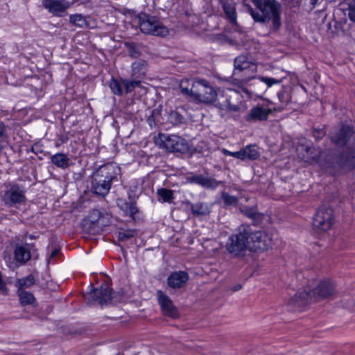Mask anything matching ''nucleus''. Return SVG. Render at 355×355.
<instances>
[{
    "mask_svg": "<svg viewBox=\"0 0 355 355\" xmlns=\"http://www.w3.org/2000/svg\"><path fill=\"white\" fill-rule=\"evenodd\" d=\"M258 10L247 6V11L256 22H272L274 29L281 26V5L276 0H252Z\"/></svg>",
    "mask_w": 355,
    "mask_h": 355,
    "instance_id": "obj_1",
    "label": "nucleus"
},
{
    "mask_svg": "<svg viewBox=\"0 0 355 355\" xmlns=\"http://www.w3.org/2000/svg\"><path fill=\"white\" fill-rule=\"evenodd\" d=\"M234 69L232 82L243 92L250 96V93L245 85L255 77L257 66L248 55H240L234 59Z\"/></svg>",
    "mask_w": 355,
    "mask_h": 355,
    "instance_id": "obj_2",
    "label": "nucleus"
},
{
    "mask_svg": "<svg viewBox=\"0 0 355 355\" xmlns=\"http://www.w3.org/2000/svg\"><path fill=\"white\" fill-rule=\"evenodd\" d=\"M120 168L115 164H107L100 166L92 175V190L99 196H106L112 182L119 174Z\"/></svg>",
    "mask_w": 355,
    "mask_h": 355,
    "instance_id": "obj_3",
    "label": "nucleus"
},
{
    "mask_svg": "<svg viewBox=\"0 0 355 355\" xmlns=\"http://www.w3.org/2000/svg\"><path fill=\"white\" fill-rule=\"evenodd\" d=\"M250 226L241 225L236 232L228 237L225 244V250L231 257H243L248 250H250Z\"/></svg>",
    "mask_w": 355,
    "mask_h": 355,
    "instance_id": "obj_4",
    "label": "nucleus"
},
{
    "mask_svg": "<svg viewBox=\"0 0 355 355\" xmlns=\"http://www.w3.org/2000/svg\"><path fill=\"white\" fill-rule=\"evenodd\" d=\"M334 293V286L331 282H321L311 293L305 290L299 291L295 297L290 300L289 304L301 307L309 303L312 297L327 298L333 295Z\"/></svg>",
    "mask_w": 355,
    "mask_h": 355,
    "instance_id": "obj_5",
    "label": "nucleus"
},
{
    "mask_svg": "<svg viewBox=\"0 0 355 355\" xmlns=\"http://www.w3.org/2000/svg\"><path fill=\"white\" fill-rule=\"evenodd\" d=\"M191 90L194 100L206 105L214 103L218 96L216 89L205 79L196 78V83Z\"/></svg>",
    "mask_w": 355,
    "mask_h": 355,
    "instance_id": "obj_6",
    "label": "nucleus"
},
{
    "mask_svg": "<svg viewBox=\"0 0 355 355\" xmlns=\"http://www.w3.org/2000/svg\"><path fill=\"white\" fill-rule=\"evenodd\" d=\"M155 144L168 152L184 153L189 148L187 141L175 135L159 133L155 137Z\"/></svg>",
    "mask_w": 355,
    "mask_h": 355,
    "instance_id": "obj_7",
    "label": "nucleus"
},
{
    "mask_svg": "<svg viewBox=\"0 0 355 355\" xmlns=\"http://www.w3.org/2000/svg\"><path fill=\"white\" fill-rule=\"evenodd\" d=\"M84 297L87 302L91 304L98 303L103 305L108 303H116L119 300L115 293H112V289L108 284H103L99 288L92 290Z\"/></svg>",
    "mask_w": 355,
    "mask_h": 355,
    "instance_id": "obj_8",
    "label": "nucleus"
},
{
    "mask_svg": "<svg viewBox=\"0 0 355 355\" xmlns=\"http://www.w3.org/2000/svg\"><path fill=\"white\" fill-rule=\"evenodd\" d=\"M334 222L333 210L327 206L320 207L313 217V227L318 232H326L331 227Z\"/></svg>",
    "mask_w": 355,
    "mask_h": 355,
    "instance_id": "obj_9",
    "label": "nucleus"
},
{
    "mask_svg": "<svg viewBox=\"0 0 355 355\" xmlns=\"http://www.w3.org/2000/svg\"><path fill=\"white\" fill-rule=\"evenodd\" d=\"M139 28L145 34L164 37L169 33L168 29L156 17L149 15L139 16Z\"/></svg>",
    "mask_w": 355,
    "mask_h": 355,
    "instance_id": "obj_10",
    "label": "nucleus"
},
{
    "mask_svg": "<svg viewBox=\"0 0 355 355\" xmlns=\"http://www.w3.org/2000/svg\"><path fill=\"white\" fill-rule=\"evenodd\" d=\"M1 200L8 207H17L26 201L24 189L16 184H9L1 196Z\"/></svg>",
    "mask_w": 355,
    "mask_h": 355,
    "instance_id": "obj_11",
    "label": "nucleus"
},
{
    "mask_svg": "<svg viewBox=\"0 0 355 355\" xmlns=\"http://www.w3.org/2000/svg\"><path fill=\"white\" fill-rule=\"evenodd\" d=\"M249 241L250 250H267L272 245V238L270 234L263 231L253 232L251 227Z\"/></svg>",
    "mask_w": 355,
    "mask_h": 355,
    "instance_id": "obj_12",
    "label": "nucleus"
},
{
    "mask_svg": "<svg viewBox=\"0 0 355 355\" xmlns=\"http://www.w3.org/2000/svg\"><path fill=\"white\" fill-rule=\"evenodd\" d=\"M352 128L349 125H342L334 128L330 132V138L338 146H343L354 136Z\"/></svg>",
    "mask_w": 355,
    "mask_h": 355,
    "instance_id": "obj_13",
    "label": "nucleus"
},
{
    "mask_svg": "<svg viewBox=\"0 0 355 355\" xmlns=\"http://www.w3.org/2000/svg\"><path fill=\"white\" fill-rule=\"evenodd\" d=\"M234 91L230 89L223 90L218 94L216 101H215V106L220 110H224L227 112H238L240 110V106L233 104L232 103V94Z\"/></svg>",
    "mask_w": 355,
    "mask_h": 355,
    "instance_id": "obj_14",
    "label": "nucleus"
},
{
    "mask_svg": "<svg viewBox=\"0 0 355 355\" xmlns=\"http://www.w3.org/2000/svg\"><path fill=\"white\" fill-rule=\"evenodd\" d=\"M43 6L51 14L57 17L65 15L70 3L66 0H42Z\"/></svg>",
    "mask_w": 355,
    "mask_h": 355,
    "instance_id": "obj_15",
    "label": "nucleus"
},
{
    "mask_svg": "<svg viewBox=\"0 0 355 355\" xmlns=\"http://www.w3.org/2000/svg\"><path fill=\"white\" fill-rule=\"evenodd\" d=\"M296 151L297 156L305 162L312 164L313 162H318L319 160L320 152L314 148L304 144H299L297 146Z\"/></svg>",
    "mask_w": 355,
    "mask_h": 355,
    "instance_id": "obj_16",
    "label": "nucleus"
},
{
    "mask_svg": "<svg viewBox=\"0 0 355 355\" xmlns=\"http://www.w3.org/2000/svg\"><path fill=\"white\" fill-rule=\"evenodd\" d=\"M157 297L164 315L171 318H176L178 316L177 309L167 295L159 290L157 291Z\"/></svg>",
    "mask_w": 355,
    "mask_h": 355,
    "instance_id": "obj_17",
    "label": "nucleus"
},
{
    "mask_svg": "<svg viewBox=\"0 0 355 355\" xmlns=\"http://www.w3.org/2000/svg\"><path fill=\"white\" fill-rule=\"evenodd\" d=\"M189 278V275L185 271L174 272L168 277L167 284L171 288H180L187 284Z\"/></svg>",
    "mask_w": 355,
    "mask_h": 355,
    "instance_id": "obj_18",
    "label": "nucleus"
},
{
    "mask_svg": "<svg viewBox=\"0 0 355 355\" xmlns=\"http://www.w3.org/2000/svg\"><path fill=\"white\" fill-rule=\"evenodd\" d=\"M271 110L261 106H256L251 109L245 117L248 122H254L257 121H265L268 119V114Z\"/></svg>",
    "mask_w": 355,
    "mask_h": 355,
    "instance_id": "obj_19",
    "label": "nucleus"
},
{
    "mask_svg": "<svg viewBox=\"0 0 355 355\" xmlns=\"http://www.w3.org/2000/svg\"><path fill=\"white\" fill-rule=\"evenodd\" d=\"M338 163L342 167H347L349 169L355 168V150L347 146L338 158Z\"/></svg>",
    "mask_w": 355,
    "mask_h": 355,
    "instance_id": "obj_20",
    "label": "nucleus"
},
{
    "mask_svg": "<svg viewBox=\"0 0 355 355\" xmlns=\"http://www.w3.org/2000/svg\"><path fill=\"white\" fill-rule=\"evenodd\" d=\"M148 69V63L144 60H137L132 62L131 75L133 78H141L145 76Z\"/></svg>",
    "mask_w": 355,
    "mask_h": 355,
    "instance_id": "obj_21",
    "label": "nucleus"
},
{
    "mask_svg": "<svg viewBox=\"0 0 355 355\" xmlns=\"http://www.w3.org/2000/svg\"><path fill=\"white\" fill-rule=\"evenodd\" d=\"M190 182L207 189L216 188L219 184V182L215 179L202 175H194L190 178Z\"/></svg>",
    "mask_w": 355,
    "mask_h": 355,
    "instance_id": "obj_22",
    "label": "nucleus"
},
{
    "mask_svg": "<svg viewBox=\"0 0 355 355\" xmlns=\"http://www.w3.org/2000/svg\"><path fill=\"white\" fill-rule=\"evenodd\" d=\"M191 212L197 216L209 215L211 210L210 204L203 202H197L191 205Z\"/></svg>",
    "mask_w": 355,
    "mask_h": 355,
    "instance_id": "obj_23",
    "label": "nucleus"
},
{
    "mask_svg": "<svg viewBox=\"0 0 355 355\" xmlns=\"http://www.w3.org/2000/svg\"><path fill=\"white\" fill-rule=\"evenodd\" d=\"M31 252L24 246L17 245L15 250V259L17 262L25 263L31 259Z\"/></svg>",
    "mask_w": 355,
    "mask_h": 355,
    "instance_id": "obj_24",
    "label": "nucleus"
},
{
    "mask_svg": "<svg viewBox=\"0 0 355 355\" xmlns=\"http://www.w3.org/2000/svg\"><path fill=\"white\" fill-rule=\"evenodd\" d=\"M242 156L243 160L250 159L254 160L260 156V153L258 148L255 145H248L244 148L241 149Z\"/></svg>",
    "mask_w": 355,
    "mask_h": 355,
    "instance_id": "obj_25",
    "label": "nucleus"
},
{
    "mask_svg": "<svg viewBox=\"0 0 355 355\" xmlns=\"http://www.w3.org/2000/svg\"><path fill=\"white\" fill-rule=\"evenodd\" d=\"M52 163L58 168H66L69 165V159L64 153H56L51 156Z\"/></svg>",
    "mask_w": 355,
    "mask_h": 355,
    "instance_id": "obj_26",
    "label": "nucleus"
},
{
    "mask_svg": "<svg viewBox=\"0 0 355 355\" xmlns=\"http://www.w3.org/2000/svg\"><path fill=\"white\" fill-rule=\"evenodd\" d=\"M88 18L89 17H86L81 14H74L69 16V21L73 26L83 28L89 27Z\"/></svg>",
    "mask_w": 355,
    "mask_h": 355,
    "instance_id": "obj_27",
    "label": "nucleus"
},
{
    "mask_svg": "<svg viewBox=\"0 0 355 355\" xmlns=\"http://www.w3.org/2000/svg\"><path fill=\"white\" fill-rule=\"evenodd\" d=\"M17 294L22 305H35V298L31 293L26 291H17Z\"/></svg>",
    "mask_w": 355,
    "mask_h": 355,
    "instance_id": "obj_28",
    "label": "nucleus"
},
{
    "mask_svg": "<svg viewBox=\"0 0 355 355\" xmlns=\"http://www.w3.org/2000/svg\"><path fill=\"white\" fill-rule=\"evenodd\" d=\"M223 10L227 18L230 19L231 23H236V15L235 5L234 3L225 2L223 5Z\"/></svg>",
    "mask_w": 355,
    "mask_h": 355,
    "instance_id": "obj_29",
    "label": "nucleus"
},
{
    "mask_svg": "<svg viewBox=\"0 0 355 355\" xmlns=\"http://www.w3.org/2000/svg\"><path fill=\"white\" fill-rule=\"evenodd\" d=\"M35 283V280L32 275L19 279L17 282V286L18 287L17 291H26V288L31 287Z\"/></svg>",
    "mask_w": 355,
    "mask_h": 355,
    "instance_id": "obj_30",
    "label": "nucleus"
},
{
    "mask_svg": "<svg viewBox=\"0 0 355 355\" xmlns=\"http://www.w3.org/2000/svg\"><path fill=\"white\" fill-rule=\"evenodd\" d=\"M119 206L121 209L123 211L125 215L130 216L132 218H135V215L138 212V209L135 206V203H128L124 202L121 204V201H120Z\"/></svg>",
    "mask_w": 355,
    "mask_h": 355,
    "instance_id": "obj_31",
    "label": "nucleus"
},
{
    "mask_svg": "<svg viewBox=\"0 0 355 355\" xmlns=\"http://www.w3.org/2000/svg\"><path fill=\"white\" fill-rule=\"evenodd\" d=\"M196 83L195 79H184L182 80L180 83V88L182 92L184 94H187L191 96V90L193 85Z\"/></svg>",
    "mask_w": 355,
    "mask_h": 355,
    "instance_id": "obj_32",
    "label": "nucleus"
},
{
    "mask_svg": "<svg viewBox=\"0 0 355 355\" xmlns=\"http://www.w3.org/2000/svg\"><path fill=\"white\" fill-rule=\"evenodd\" d=\"M101 216V214L98 210H92L85 220V225H95L98 222Z\"/></svg>",
    "mask_w": 355,
    "mask_h": 355,
    "instance_id": "obj_33",
    "label": "nucleus"
},
{
    "mask_svg": "<svg viewBox=\"0 0 355 355\" xmlns=\"http://www.w3.org/2000/svg\"><path fill=\"white\" fill-rule=\"evenodd\" d=\"M110 89H112V92L116 95H122L123 94V80L121 81H119L116 79H112L110 83Z\"/></svg>",
    "mask_w": 355,
    "mask_h": 355,
    "instance_id": "obj_34",
    "label": "nucleus"
},
{
    "mask_svg": "<svg viewBox=\"0 0 355 355\" xmlns=\"http://www.w3.org/2000/svg\"><path fill=\"white\" fill-rule=\"evenodd\" d=\"M157 194L160 198L159 200H162V202H171L173 199V193L170 189H161L157 191Z\"/></svg>",
    "mask_w": 355,
    "mask_h": 355,
    "instance_id": "obj_35",
    "label": "nucleus"
},
{
    "mask_svg": "<svg viewBox=\"0 0 355 355\" xmlns=\"http://www.w3.org/2000/svg\"><path fill=\"white\" fill-rule=\"evenodd\" d=\"M126 47L128 54L133 58H137L140 56L141 51L138 44L134 43H127Z\"/></svg>",
    "mask_w": 355,
    "mask_h": 355,
    "instance_id": "obj_36",
    "label": "nucleus"
},
{
    "mask_svg": "<svg viewBox=\"0 0 355 355\" xmlns=\"http://www.w3.org/2000/svg\"><path fill=\"white\" fill-rule=\"evenodd\" d=\"M135 234L134 230H120L118 232V239L120 241H125L133 237Z\"/></svg>",
    "mask_w": 355,
    "mask_h": 355,
    "instance_id": "obj_37",
    "label": "nucleus"
},
{
    "mask_svg": "<svg viewBox=\"0 0 355 355\" xmlns=\"http://www.w3.org/2000/svg\"><path fill=\"white\" fill-rule=\"evenodd\" d=\"M140 83L141 81L138 80H128L123 79V85L126 93L131 92L136 87L139 86Z\"/></svg>",
    "mask_w": 355,
    "mask_h": 355,
    "instance_id": "obj_38",
    "label": "nucleus"
},
{
    "mask_svg": "<svg viewBox=\"0 0 355 355\" xmlns=\"http://www.w3.org/2000/svg\"><path fill=\"white\" fill-rule=\"evenodd\" d=\"M222 199L224 203L227 205L236 206L238 202V199L236 197L231 196L227 193H223L222 194Z\"/></svg>",
    "mask_w": 355,
    "mask_h": 355,
    "instance_id": "obj_39",
    "label": "nucleus"
},
{
    "mask_svg": "<svg viewBox=\"0 0 355 355\" xmlns=\"http://www.w3.org/2000/svg\"><path fill=\"white\" fill-rule=\"evenodd\" d=\"M168 120L171 123L176 125L182 122L183 117L178 112L173 111L169 114Z\"/></svg>",
    "mask_w": 355,
    "mask_h": 355,
    "instance_id": "obj_40",
    "label": "nucleus"
},
{
    "mask_svg": "<svg viewBox=\"0 0 355 355\" xmlns=\"http://www.w3.org/2000/svg\"><path fill=\"white\" fill-rule=\"evenodd\" d=\"M6 144V135L5 134L4 125L0 122V150L3 149Z\"/></svg>",
    "mask_w": 355,
    "mask_h": 355,
    "instance_id": "obj_41",
    "label": "nucleus"
},
{
    "mask_svg": "<svg viewBox=\"0 0 355 355\" xmlns=\"http://www.w3.org/2000/svg\"><path fill=\"white\" fill-rule=\"evenodd\" d=\"M259 80L262 82L266 83L268 87H271L272 85L275 84L279 83L281 81L279 80H277L273 78H269V77H259Z\"/></svg>",
    "mask_w": 355,
    "mask_h": 355,
    "instance_id": "obj_42",
    "label": "nucleus"
},
{
    "mask_svg": "<svg viewBox=\"0 0 355 355\" xmlns=\"http://www.w3.org/2000/svg\"><path fill=\"white\" fill-rule=\"evenodd\" d=\"M222 151L225 155H230V156L240 159L241 160H243V157L242 156L241 150L239 151H236V152H231V151L224 148V149H223Z\"/></svg>",
    "mask_w": 355,
    "mask_h": 355,
    "instance_id": "obj_43",
    "label": "nucleus"
},
{
    "mask_svg": "<svg viewBox=\"0 0 355 355\" xmlns=\"http://www.w3.org/2000/svg\"><path fill=\"white\" fill-rule=\"evenodd\" d=\"M313 137L316 139H321L322 138L324 135H325V132L324 130L321 129V130H315L313 131Z\"/></svg>",
    "mask_w": 355,
    "mask_h": 355,
    "instance_id": "obj_44",
    "label": "nucleus"
},
{
    "mask_svg": "<svg viewBox=\"0 0 355 355\" xmlns=\"http://www.w3.org/2000/svg\"><path fill=\"white\" fill-rule=\"evenodd\" d=\"M348 16L352 21H355V5L349 6Z\"/></svg>",
    "mask_w": 355,
    "mask_h": 355,
    "instance_id": "obj_45",
    "label": "nucleus"
},
{
    "mask_svg": "<svg viewBox=\"0 0 355 355\" xmlns=\"http://www.w3.org/2000/svg\"><path fill=\"white\" fill-rule=\"evenodd\" d=\"M244 214L251 218H254L256 216V211L252 209L245 211Z\"/></svg>",
    "mask_w": 355,
    "mask_h": 355,
    "instance_id": "obj_46",
    "label": "nucleus"
},
{
    "mask_svg": "<svg viewBox=\"0 0 355 355\" xmlns=\"http://www.w3.org/2000/svg\"><path fill=\"white\" fill-rule=\"evenodd\" d=\"M285 94H286L284 92L278 94V97H279V101L283 103H287L288 101V96H286V98H285Z\"/></svg>",
    "mask_w": 355,
    "mask_h": 355,
    "instance_id": "obj_47",
    "label": "nucleus"
},
{
    "mask_svg": "<svg viewBox=\"0 0 355 355\" xmlns=\"http://www.w3.org/2000/svg\"><path fill=\"white\" fill-rule=\"evenodd\" d=\"M60 252V250L58 249H55L52 251V252L51 253V255H50V257H49V261L53 258H55L58 254V253Z\"/></svg>",
    "mask_w": 355,
    "mask_h": 355,
    "instance_id": "obj_48",
    "label": "nucleus"
},
{
    "mask_svg": "<svg viewBox=\"0 0 355 355\" xmlns=\"http://www.w3.org/2000/svg\"><path fill=\"white\" fill-rule=\"evenodd\" d=\"M241 288V286L240 284H237L232 288V291H239Z\"/></svg>",
    "mask_w": 355,
    "mask_h": 355,
    "instance_id": "obj_49",
    "label": "nucleus"
}]
</instances>
